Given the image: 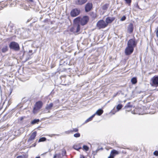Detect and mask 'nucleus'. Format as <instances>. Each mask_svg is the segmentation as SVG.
<instances>
[{
	"instance_id": "obj_32",
	"label": "nucleus",
	"mask_w": 158,
	"mask_h": 158,
	"mask_svg": "<svg viewBox=\"0 0 158 158\" xmlns=\"http://www.w3.org/2000/svg\"><path fill=\"white\" fill-rule=\"evenodd\" d=\"M62 153L61 154V156L63 157L64 155L66 154V151L64 149L62 150Z\"/></svg>"
},
{
	"instance_id": "obj_19",
	"label": "nucleus",
	"mask_w": 158,
	"mask_h": 158,
	"mask_svg": "<svg viewBox=\"0 0 158 158\" xmlns=\"http://www.w3.org/2000/svg\"><path fill=\"white\" fill-rule=\"evenodd\" d=\"M19 2H20L19 0H14L13 3H12L10 4V6L12 7L16 5V4Z\"/></svg>"
},
{
	"instance_id": "obj_47",
	"label": "nucleus",
	"mask_w": 158,
	"mask_h": 158,
	"mask_svg": "<svg viewBox=\"0 0 158 158\" xmlns=\"http://www.w3.org/2000/svg\"><path fill=\"white\" fill-rule=\"evenodd\" d=\"M31 19H28L27 21V22H29L30 21V20H31Z\"/></svg>"
},
{
	"instance_id": "obj_15",
	"label": "nucleus",
	"mask_w": 158,
	"mask_h": 158,
	"mask_svg": "<svg viewBox=\"0 0 158 158\" xmlns=\"http://www.w3.org/2000/svg\"><path fill=\"white\" fill-rule=\"evenodd\" d=\"M133 30V26L132 23H130L128 27V31L130 33L132 32Z\"/></svg>"
},
{
	"instance_id": "obj_11",
	"label": "nucleus",
	"mask_w": 158,
	"mask_h": 158,
	"mask_svg": "<svg viewBox=\"0 0 158 158\" xmlns=\"http://www.w3.org/2000/svg\"><path fill=\"white\" fill-rule=\"evenodd\" d=\"M92 4L91 3H88L86 4L85 6V10L86 12H88L89 11L92 7Z\"/></svg>"
},
{
	"instance_id": "obj_13",
	"label": "nucleus",
	"mask_w": 158,
	"mask_h": 158,
	"mask_svg": "<svg viewBox=\"0 0 158 158\" xmlns=\"http://www.w3.org/2000/svg\"><path fill=\"white\" fill-rule=\"evenodd\" d=\"M87 0H76L75 3L77 5H82L85 3Z\"/></svg>"
},
{
	"instance_id": "obj_50",
	"label": "nucleus",
	"mask_w": 158,
	"mask_h": 158,
	"mask_svg": "<svg viewBox=\"0 0 158 158\" xmlns=\"http://www.w3.org/2000/svg\"><path fill=\"white\" fill-rule=\"evenodd\" d=\"M157 45H158V42L157 43Z\"/></svg>"
},
{
	"instance_id": "obj_40",
	"label": "nucleus",
	"mask_w": 158,
	"mask_h": 158,
	"mask_svg": "<svg viewBox=\"0 0 158 158\" xmlns=\"http://www.w3.org/2000/svg\"><path fill=\"white\" fill-rule=\"evenodd\" d=\"M74 148L75 149L77 150H78L79 149L81 148V147H77V146H74Z\"/></svg>"
},
{
	"instance_id": "obj_28",
	"label": "nucleus",
	"mask_w": 158,
	"mask_h": 158,
	"mask_svg": "<svg viewBox=\"0 0 158 158\" xmlns=\"http://www.w3.org/2000/svg\"><path fill=\"white\" fill-rule=\"evenodd\" d=\"M123 106V105L121 104H119L116 107L117 111H118L120 110L122 108Z\"/></svg>"
},
{
	"instance_id": "obj_10",
	"label": "nucleus",
	"mask_w": 158,
	"mask_h": 158,
	"mask_svg": "<svg viewBox=\"0 0 158 158\" xmlns=\"http://www.w3.org/2000/svg\"><path fill=\"white\" fill-rule=\"evenodd\" d=\"M115 19V17L113 16L107 17L105 20V22L106 23H107V26L109 24L111 23Z\"/></svg>"
},
{
	"instance_id": "obj_18",
	"label": "nucleus",
	"mask_w": 158,
	"mask_h": 158,
	"mask_svg": "<svg viewBox=\"0 0 158 158\" xmlns=\"http://www.w3.org/2000/svg\"><path fill=\"white\" fill-rule=\"evenodd\" d=\"M103 111L102 110L100 109L98 110L94 114H97L98 115H101L103 113Z\"/></svg>"
},
{
	"instance_id": "obj_26",
	"label": "nucleus",
	"mask_w": 158,
	"mask_h": 158,
	"mask_svg": "<svg viewBox=\"0 0 158 158\" xmlns=\"http://www.w3.org/2000/svg\"><path fill=\"white\" fill-rule=\"evenodd\" d=\"M8 50V48L7 46H5L3 47L2 50V52L5 53Z\"/></svg>"
},
{
	"instance_id": "obj_17",
	"label": "nucleus",
	"mask_w": 158,
	"mask_h": 158,
	"mask_svg": "<svg viewBox=\"0 0 158 158\" xmlns=\"http://www.w3.org/2000/svg\"><path fill=\"white\" fill-rule=\"evenodd\" d=\"M119 153L118 151L115 150H113L110 152V155H112L114 157V156L116 155H118Z\"/></svg>"
},
{
	"instance_id": "obj_43",
	"label": "nucleus",
	"mask_w": 158,
	"mask_h": 158,
	"mask_svg": "<svg viewBox=\"0 0 158 158\" xmlns=\"http://www.w3.org/2000/svg\"><path fill=\"white\" fill-rule=\"evenodd\" d=\"M32 52V50H30L29 51V54H30V53H31Z\"/></svg>"
},
{
	"instance_id": "obj_5",
	"label": "nucleus",
	"mask_w": 158,
	"mask_h": 158,
	"mask_svg": "<svg viewBox=\"0 0 158 158\" xmlns=\"http://www.w3.org/2000/svg\"><path fill=\"white\" fill-rule=\"evenodd\" d=\"M137 44V42L134 38L130 39L128 41L127 45L134 48L136 46Z\"/></svg>"
},
{
	"instance_id": "obj_41",
	"label": "nucleus",
	"mask_w": 158,
	"mask_h": 158,
	"mask_svg": "<svg viewBox=\"0 0 158 158\" xmlns=\"http://www.w3.org/2000/svg\"><path fill=\"white\" fill-rule=\"evenodd\" d=\"M114 157L113 156L110 155V156L108 157V158H114Z\"/></svg>"
},
{
	"instance_id": "obj_8",
	"label": "nucleus",
	"mask_w": 158,
	"mask_h": 158,
	"mask_svg": "<svg viewBox=\"0 0 158 158\" xmlns=\"http://www.w3.org/2000/svg\"><path fill=\"white\" fill-rule=\"evenodd\" d=\"M80 10L77 9H75L72 10L70 14L72 17H75L78 15L80 13Z\"/></svg>"
},
{
	"instance_id": "obj_46",
	"label": "nucleus",
	"mask_w": 158,
	"mask_h": 158,
	"mask_svg": "<svg viewBox=\"0 0 158 158\" xmlns=\"http://www.w3.org/2000/svg\"><path fill=\"white\" fill-rule=\"evenodd\" d=\"M55 135V134H51V135H49V136H51V137H52V136H54Z\"/></svg>"
},
{
	"instance_id": "obj_29",
	"label": "nucleus",
	"mask_w": 158,
	"mask_h": 158,
	"mask_svg": "<svg viewBox=\"0 0 158 158\" xmlns=\"http://www.w3.org/2000/svg\"><path fill=\"white\" fill-rule=\"evenodd\" d=\"M16 158H27V156L26 155H23L18 156Z\"/></svg>"
},
{
	"instance_id": "obj_3",
	"label": "nucleus",
	"mask_w": 158,
	"mask_h": 158,
	"mask_svg": "<svg viewBox=\"0 0 158 158\" xmlns=\"http://www.w3.org/2000/svg\"><path fill=\"white\" fill-rule=\"evenodd\" d=\"M9 47L11 49L15 51H18L19 50L20 48L18 44L15 42H12L9 45Z\"/></svg>"
},
{
	"instance_id": "obj_33",
	"label": "nucleus",
	"mask_w": 158,
	"mask_h": 158,
	"mask_svg": "<svg viewBox=\"0 0 158 158\" xmlns=\"http://www.w3.org/2000/svg\"><path fill=\"white\" fill-rule=\"evenodd\" d=\"M83 149H84L86 151H88L89 149V147L85 145H84L83 146Z\"/></svg>"
},
{
	"instance_id": "obj_49",
	"label": "nucleus",
	"mask_w": 158,
	"mask_h": 158,
	"mask_svg": "<svg viewBox=\"0 0 158 158\" xmlns=\"http://www.w3.org/2000/svg\"><path fill=\"white\" fill-rule=\"evenodd\" d=\"M40 158V156H39V157H36V158Z\"/></svg>"
},
{
	"instance_id": "obj_9",
	"label": "nucleus",
	"mask_w": 158,
	"mask_h": 158,
	"mask_svg": "<svg viewBox=\"0 0 158 158\" xmlns=\"http://www.w3.org/2000/svg\"><path fill=\"white\" fill-rule=\"evenodd\" d=\"M89 18L87 16H84L81 19L80 23L82 25H84L88 22Z\"/></svg>"
},
{
	"instance_id": "obj_4",
	"label": "nucleus",
	"mask_w": 158,
	"mask_h": 158,
	"mask_svg": "<svg viewBox=\"0 0 158 158\" xmlns=\"http://www.w3.org/2000/svg\"><path fill=\"white\" fill-rule=\"evenodd\" d=\"M150 84L152 86H158V76H154L151 80Z\"/></svg>"
},
{
	"instance_id": "obj_16",
	"label": "nucleus",
	"mask_w": 158,
	"mask_h": 158,
	"mask_svg": "<svg viewBox=\"0 0 158 158\" xmlns=\"http://www.w3.org/2000/svg\"><path fill=\"white\" fill-rule=\"evenodd\" d=\"M142 109L140 108H135L134 111L135 112V114H143V113L141 112Z\"/></svg>"
},
{
	"instance_id": "obj_6",
	"label": "nucleus",
	"mask_w": 158,
	"mask_h": 158,
	"mask_svg": "<svg viewBox=\"0 0 158 158\" xmlns=\"http://www.w3.org/2000/svg\"><path fill=\"white\" fill-rule=\"evenodd\" d=\"M80 29V26L79 24H75L73 27L70 29L71 32L74 33L78 32Z\"/></svg>"
},
{
	"instance_id": "obj_7",
	"label": "nucleus",
	"mask_w": 158,
	"mask_h": 158,
	"mask_svg": "<svg viewBox=\"0 0 158 158\" xmlns=\"http://www.w3.org/2000/svg\"><path fill=\"white\" fill-rule=\"evenodd\" d=\"M134 49V48L127 46L125 49V53L126 55H129L131 54L133 52Z\"/></svg>"
},
{
	"instance_id": "obj_1",
	"label": "nucleus",
	"mask_w": 158,
	"mask_h": 158,
	"mask_svg": "<svg viewBox=\"0 0 158 158\" xmlns=\"http://www.w3.org/2000/svg\"><path fill=\"white\" fill-rule=\"evenodd\" d=\"M42 104V102L41 101H38L36 103L33 111L34 114H36L38 112L39 110L41 108Z\"/></svg>"
},
{
	"instance_id": "obj_34",
	"label": "nucleus",
	"mask_w": 158,
	"mask_h": 158,
	"mask_svg": "<svg viewBox=\"0 0 158 158\" xmlns=\"http://www.w3.org/2000/svg\"><path fill=\"white\" fill-rule=\"evenodd\" d=\"M72 131V133L73 132H77L78 131V129L77 128H73L72 130H71Z\"/></svg>"
},
{
	"instance_id": "obj_12",
	"label": "nucleus",
	"mask_w": 158,
	"mask_h": 158,
	"mask_svg": "<svg viewBox=\"0 0 158 158\" xmlns=\"http://www.w3.org/2000/svg\"><path fill=\"white\" fill-rule=\"evenodd\" d=\"M36 131H34L32 133L28 139V141L30 142L34 140L36 136Z\"/></svg>"
},
{
	"instance_id": "obj_14",
	"label": "nucleus",
	"mask_w": 158,
	"mask_h": 158,
	"mask_svg": "<svg viewBox=\"0 0 158 158\" xmlns=\"http://www.w3.org/2000/svg\"><path fill=\"white\" fill-rule=\"evenodd\" d=\"M53 106V104L52 103H50L49 104L47 105L46 107V109L48 110L47 113H50V110Z\"/></svg>"
},
{
	"instance_id": "obj_2",
	"label": "nucleus",
	"mask_w": 158,
	"mask_h": 158,
	"mask_svg": "<svg viewBox=\"0 0 158 158\" xmlns=\"http://www.w3.org/2000/svg\"><path fill=\"white\" fill-rule=\"evenodd\" d=\"M96 26L99 29L104 28L107 27V23L103 20H100L97 22Z\"/></svg>"
},
{
	"instance_id": "obj_42",
	"label": "nucleus",
	"mask_w": 158,
	"mask_h": 158,
	"mask_svg": "<svg viewBox=\"0 0 158 158\" xmlns=\"http://www.w3.org/2000/svg\"><path fill=\"white\" fill-rule=\"evenodd\" d=\"M27 1L28 2H33V0H27Z\"/></svg>"
},
{
	"instance_id": "obj_36",
	"label": "nucleus",
	"mask_w": 158,
	"mask_h": 158,
	"mask_svg": "<svg viewBox=\"0 0 158 158\" xmlns=\"http://www.w3.org/2000/svg\"><path fill=\"white\" fill-rule=\"evenodd\" d=\"M65 133L68 134H69L71 133H72V131H71V130H68L67 131H65Z\"/></svg>"
},
{
	"instance_id": "obj_25",
	"label": "nucleus",
	"mask_w": 158,
	"mask_h": 158,
	"mask_svg": "<svg viewBox=\"0 0 158 158\" xmlns=\"http://www.w3.org/2000/svg\"><path fill=\"white\" fill-rule=\"evenodd\" d=\"M95 114H94L88 118L85 122V123H87L90 121H91L93 118L94 117Z\"/></svg>"
},
{
	"instance_id": "obj_37",
	"label": "nucleus",
	"mask_w": 158,
	"mask_h": 158,
	"mask_svg": "<svg viewBox=\"0 0 158 158\" xmlns=\"http://www.w3.org/2000/svg\"><path fill=\"white\" fill-rule=\"evenodd\" d=\"M117 111H116L114 109V108L113 110H112L111 111V113H112L113 114H115V113L117 112Z\"/></svg>"
},
{
	"instance_id": "obj_23",
	"label": "nucleus",
	"mask_w": 158,
	"mask_h": 158,
	"mask_svg": "<svg viewBox=\"0 0 158 158\" xmlns=\"http://www.w3.org/2000/svg\"><path fill=\"white\" fill-rule=\"evenodd\" d=\"M132 106L130 105V102H128L125 106V108L127 109L129 108V110H131V108L132 107Z\"/></svg>"
},
{
	"instance_id": "obj_45",
	"label": "nucleus",
	"mask_w": 158,
	"mask_h": 158,
	"mask_svg": "<svg viewBox=\"0 0 158 158\" xmlns=\"http://www.w3.org/2000/svg\"><path fill=\"white\" fill-rule=\"evenodd\" d=\"M80 158H84V156L83 155H81L80 156Z\"/></svg>"
},
{
	"instance_id": "obj_48",
	"label": "nucleus",
	"mask_w": 158,
	"mask_h": 158,
	"mask_svg": "<svg viewBox=\"0 0 158 158\" xmlns=\"http://www.w3.org/2000/svg\"><path fill=\"white\" fill-rule=\"evenodd\" d=\"M47 21H48V19H45V20H44V22H45Z\"/></svg>"
},
{
	"instance_id": "obj_39",
	"label": "nucleus",
	"mask_w": 158,
	"mask_h": 158,
	"mask_svg": "<svg viewBox=\"0 0 158 158\" xmlns=\"http://www.w3.org/2000/svg\"><path fill=\"white\" fill-rule=\"evenodd\" d=\"M126 3L128 4H130L131 2V0H124Z\"/></svg>"
},
{
	"instance_id": "obj_24",
	"label": "nucleus",
	"mask_w": 158,
	"mask_h": 158,
	"mask_svg": "<svg viewBox=\"0 0 158 158\" xmlns=\"http://www.w3.org/2000/svg\"><path fill=\"white\" fill-rule=\"evenodd\" d=\"M40 122V120L39 119H35L32 121L31 122V124L32 125H34L36 123H38Z\"/></svg>"
},
{
	"instance_id": "obj_44",
	"label": "nucleus",
	"mask_w": 158,
	"mask_h": 158,
	"mask_svg": "<svg viewBox=\"0 0 158 158\" xmlns=\"http://www.w3.org/2000/svg\"><path fill=\"white\" fill-rule=\"evenodd\" d=\"M23 117H21L19 118V119L20 120V121H22V120H23Z\"/></svg>"
},
{
	"instance_id": "obj_38",
	"label": "nucleus",
	"mask_w": 158,
	"mask_h": 158,
	"mask_svg": "<svg viewBox=\"0 0 158 158\" xmlns=\"http://www.w3.org/2000/svg\"><path fill=\"white\" fill-rule=\"evenodd\" d=\"M153 154L154 155L157 156H158V151H155L153 153Z\"/></svg>"
},
{
	"instance_id": "obj_51",
	"label": "nucleus",
	"mask_w": 158,
	"mask_h": 158,
	"mask_svg": "<svg viewBox=\"0 0 158 158\" xmlns=\"http://www.w3.org/2000/svg\"><path fill=\"white\" fill-rule=\"evenodd\" d=\"M115 96H116L115 95H114V97H115Z\"/></svg>"
},
{
	"instance_id": "obj_30",
	"label": "nucleus",
	"mask_w": 158,
	"mask_h": 158,
	"mask_svg": "<svg viewBox=\"0 0 158 158\" xmlns=\"http://www.w3.org/2000/svg\"><path fill=\"white\" fill-rule=\"evenodd\" d=\"M46 140V138L45 137H42L40 138L39 140V142H43Z\"/></svg>"
},
{
	"instance_id": "obj_27",
	"label": "nucleus",
	"mask_w": 158,
	"mask_h": 158,
	"mask_svg": "<svg viewBox=\"0 0 158 158\" xmlns=\"http://www.w3.org/2000/svg\"><path fill=\"white\" fill-rule=\"evenodd\" d=\"M131 81L132 83L133 84H136L137 82V79L135 77H134L132 78L131 79Z\"/></svg>"
},
{
	"instance_id": "obj_21",
	"label": "nucleus",
	"mask_w": 158,
	"mask_h": 158,
	"mask_svg": "<svg viewBox=\"0 0 158 158\" xmlns=\"http://www.w3.org/2000/svg\"><path fill=\"white\" fill-rule=\"evenodd\" d=\"M81 19V18H80V17H78L76 18L74 20V23H75V24H78L77 23L79 22H80Z\"/></svg>"
},
{
	"instance_id": "obj_22",
	"label": "nucleus",
	"mask_w": 158,
	"mask_h": 158,
	"mask_svg": "<svg viewBox=\"0 0 158 158\" xmlns=\"http://www.w3.org/2000/svg\"><path fill=\"white\" fill-rule=\"evenodd\" d=\"M62 156H61V154L58 153L56 154L54 156L53 158H62Z\"/></svg>"
},
{
	"instance_id": "obj_31",
	"label": "nucleus",
	"mask_w": 158,
	"mask_h": 158,
	"mask_svg": "<svg viewBox=\"0 0 158 158\" xmlns=\"http://www.w3.org/2000/svg\"><path fill=\"white\" fill-rule=\"evenodd\" d=\"M74 136L76 138H78L80 136V134L79 133H76L74 134Z\"/></svg>"
},
{
	"instance_id": "obj_20",
	"label": "nucleus",
	"mask_w": 158,
	"mask_h": 158,
	"mask_svg": "<svg viewBox=\"0 0 158 158\" xmlns=\"http://www.w3.org/2000/svg\"><path fill=\"white\" fill-rule=\"evenodd\" d=\"M109 6V4L108 3H106L103 5L102 6V9L104 10H106L108 9Z\"/></svg>"
},
{
	"instance_id": "obj_35",
	"label": "nucleus",
	"mask_w": 158,
	"mask_h": 158,
	"mask_svg": "<svg viewBox=\"0 0 158 158\" xmlns=\"http://www.w3.org/2000/svg\"><path fill=\"white\" fill-rule=\"evenodd\" d=\"M126 17L125 16H123L120 19V20L121 21H123L126 19Z\"/></svg>"
}]
</instances>
